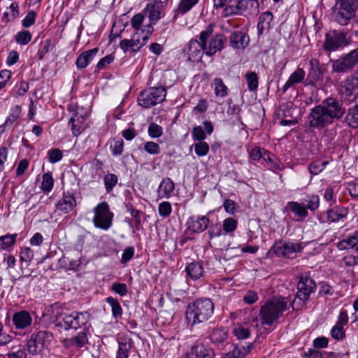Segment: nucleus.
<instances>
[{
	"mask_svg": "<svg viewBox=\"0 0 358 358\" xmlns=\"http://www.w3.org/2000/svg\"><path fill=\"white\" fill-rule=\"evenodd\" d=\"M345 113L343 103L336 98L328 97L321 104L310 110L309 124L315 129H322L331 124L334 120L341 119Z\"/></svg>",
	"mask_w": 358,
	"mask_h": 358,
	"instance_id": "nucleus-1",
	"label": "nucleus"
},
{
	"mask_svg": "<svg viewBox=\"0 0 358 358\" xmlns=\"http://www.w3.org/2000/svg\"><path fill=\"white\" fill-rule=\"evenodd\" d=\"M61 306L59 303H55L47 307L43 313V317L50 316L51 320H57L62 317V321L58 322L55 325L64 328L65 330L70 329H78L86 324L90 320V314L87 312H72L71 313L60 312Z\"/></svg>",
	"mask_w": 358,
	"mask_h": 358,
	"instance_id": "nucleus-2",
	"label": "nucleus"
},
{
	"mask_svg": "<svg viewBox=\"0 0 358 358\" xmlns=\"http://www.w3.org/2000/svg\"><path fill=\"white\" fill-rule=\"evenodd\" d=\"M214 303L209 298H200L189 303L185 310V322L188 327L204 322L212 317Z\"/></svg>",
	"mask_w": 358,
	"mask_h": 358,
	"instance_id": "nucleus-3",
	"label": "nucleus"
},
{
	"mask_svg": "<svg viewBox=\"0 0 358 358\" xmlns=\"http://www.w3.org/2000/svg\"><path fill=\"white\" fill-rule=\"evenodd\" d=\"M215 27L214 23H210L198 36L199 41L197 38L189 41L187 46L189 60L194 62L201 60L206 54V41L213 35Z\"/></svg>",
	"mask_w": 358,
	"mask_h": 358,
	"instance_id": "nucleus-4",
	"label": "nucleus"
},
{
	"mask_svg": "<svg viewBox=\"0 0 358 358\" xmlns=\"http://www.w3.org/2000/svg\"><path fill=\"white\" fill-rule=\"evenodd\" d=\"M287 308L285 298H275L262 306L260 310L263 324L271 325L278 320Z\"/></svg>",
	"mask_w": 358,
	"mask_h": 358,
	"instance_id": "nucleus-5",
	"label": "nucleus"
},
{
	"mask_svg": "<svg viewBox=\"0 0 358 358\" xmlns=\"http://www.w3.org/2000/svg\"><path fill=\"white\" fill-rule=\"evenodd\" d=\"M316 287V283L313 278L308 275L300 276L297 282V292L292 302L293 309L306 306L311 295L315 292Z\"/></svg>",
	"mask_w": 358,
	"mask_h": 358,
	"instance_id": "nucleus-6",
	"label": "nucleus"
},
{
	"mask_svg": "<svg viewBox=\"0 0 358 358\" xmlns=\"http://www.w3.org/2000/svg\"><path fill=\"white\" fill-rule=\"evenodd\" d=\"M339 94L348 105L358 101V69L341 82Z\"/></svg>",
	"mask_w": 358,
	"mask_h": 358,
	"instance_id": "nucleus-7",
	"label": "nucleus"
},
{
	"mask_svg": "<svg viewBox=\"0 0 358 358\" xmlns=\"http://www.w3.org/2000/svg\"><path fill=\"white\" fill-rule=\"evenodd\" d=\"M154 31L150 25L144 27L140 32L136 31L130 39H123L120 42V48L125 53L129 50L137 52L141 47L146 44Z\"/></svg>",
	"mask_w": 358,
	"mask_h": 358,
	"instance_id": "nucleus-8",
	"label": "nucleus"
},
{
	"mask_svg": "<svg viewBox=\"0 0 358 358\" xmlns=\"http://www.w3.org/2000/svg\"><path fill=\"white\" fill-rule=\"evenodd\" d=\"M358 0H338L334 13L335 20L341 25H347L355 17Z\"/></svg>",
	"mask_w": 358,
	"mask_h": 358,
	"instance_id": "nucleus-9",
	"label": "nucleus"
},
{
	"mask_svg": "<svg viewBox=\"0 0 358 358\" xmlns=\"http://www.w3.org/2000/svg\"><path fill=\"white\" fill-rule=\"evenodd\" d=\"M94 215L92 219L96 228L108 230L113 224L114 214L110 210L109 205L106 201L98 203L94 208Z\"/></svg>",
	"mask_w": 358,
	"mask_h": 358,
	"instance_id": "nucleus-10",
	"label": "nucleus"
},
{
	"mask_svg": "<svg viewBox=\"0 0 358 358\" xmlns=\"http://www.w3.org/2000/svg\"><path fill=\"white\" fill-rule=\"evenodd\" d=\"M166 90L163 87H153L145 90L138 98L139 105L149 108L162 103L166 98Z\"/></svg>",
	"mask_w": 358,
	"mask_h": 358,
	"instance_id": "nucleus-11",
	"label": "nucleus"
},
{
	"mask_svg": "<svg viewBox=\"0 0 358 358\" xmlns=\"http://www.w3.org/2000/svg\"><path fill=\"white\" fill-rule=\"evenodd\" d=\"M52 333L48 331H39L31 335L26 344L27 350L31 355H37L45 348H48L53 341Z\"/></svg>",
	"mask_w": 358,
	"mask_h": 358,
	"instance_id": "nucleus-12",
	"label": "nucleus"
},
{
	"mask_svg": "<svg viewBox=\"0 0 358 358\" xmlns=\"http://www.w3.org/2000/svg\"><path fill=\"white\" fill-rule=\"evenodd\" d=\"M358 64V48L352 50L339 59L333 62L332 71L346 73Z\"/></svg>",
	"mask_w": 358,
	"mask_h": 358,
	"instance_id": "nucleus-13",
	"label": "nucleus"
},
{
	"mask_svg": "<svg viewBox=\"0 0 358 358\" xmlns=\"http://www.w3.org/2000/svg\"><path fill=\"white\" fill-rule=\"evenodd\" d=\"M348 44V41L345 34L334 30L326 34L322 48L325 51L333 52L346 46Z\"/></svg>",
	"mask_w": 358,
	"mask_h": 358,
	"instance_id": "nucleus-14",
	"label": "nucleus"
},
{
	"mask_svg": "<svg viewBox=\"0 0 358 358\" xmlns=\"http://www.w3.org/2000/svg\"><path fill=\"white\" fill-rule=\"evenodd\" d=\"M208 338L212 345L220 350H223L229 345V330L224 327H216L208 332Z\"/></svg>",
	"mask_w": 358,
	"mask_h": 358,
	"instance_id": "nucleus-15",
	"label": "nucleus"
},
{
	"mask_svg": "<svg viewBox=\"0 0 358 358\" xmlns=\"http://www.w3.org/2000/svg\"><path fill=\"white\" fill-rule=\"evenodd\" d=\"M324 73V69L322 66L320 61L317 59L311 58L309 60V68L305 85L315 87L319 85L322 81Z\"/></svg>",
	"mask_w": 358,
	"mask_h": 358,
	"instance_id": "nucleus-16",
	"label": "nucleus"
},
{
	"mask_svg": "<svg viewBox=\"0 0 358 358\" xmlns=\"http://www.w3.org/2000/svg\"><path fill=\"white\" fill-rule=\"evenodd\" d=\"M169 0H154L147 4L143 11L150 19V24L152 27L157 22L164 16V10L168 4Z\"/></svg>",
	"mask_w": 358,
	"mask_h": 358,
	"instance_id": "nucleus-17",
	"label": "nucleus"
},
{
	"mask_svg": "<svg viewBox=\"0 0 358 358\" xmlns=\"http://www.w3.org/2000/svg\"><path fill=\"white\" fill-rule=\"evenodd\" d=\"M302 249L301 243L293 242H280L273 246L275 254L285 258L294 257V255L301 252Z\"/></svg>",
	"mask_w": 358,
	"mask_h": 358,
	"instance_id": "nucleus-18",
	"label": "nucleus"
},
{
	"mask_svg": "<svg viewBox=\"0 0 358 358\" xmlns=\"http://www.w3.org/2000/svg\"><path fill=\"white\" fill-rule=\"evenodd\" d=\"M79 109L78 106L73 104L68 106V110L73 112L69 123L71 124V131L74 136L80 135L86 128L84 116L79 113Z\"/></svg>",
	"mask_w": 358,
	"mask_h": 358,
	"instance_id": "nucleus-19",
	"label": "nucleus"
},
{
	"mask_svg": "<svg viewBox=\"0 0 358 358\" xmlns=\"http://www.w3.org/2000/svg\"><path fill=\"white\" fill-rule=\"evenodd\" d=\"M227 43V37L222 34H215L209 41H206V55L211 57L217 52L224 49Z\"/></svg>",
	"mask_w": 358,
	"mask_h": 358,
	"instance_id": "nucleus-20",
	"label": "nucleus"
},
{
	"mask_svg": "<svg viewBox=\"0 0 358 358\" xmlns=\"http://www.w3.org/2000/svg\"><path fill=\"white\" fill-rule=\"evenodd\" d=\"M209 222V219L205 215L191 216L187 222V229L194 233L199 234L208 228Z\"/></svg>",
	"mask_w": 358,
	"mask_h": 358,
	"instance_id": "nucleus-21",
	"label": "nucleus"
},
{
	"mask_svg": "<svg viewBox=\"0 0 358 358\" xmlns=\"http://www.w3.org/2000/svg\"><path fill=\"white\" fill-rule=\"evenodd\" d=\"M76 199L73 193L64 192L62 198L56 204V208L63 213H69L76 206Z\"/></svg>",
	"mask_w": 358,
	"mask_h": 358,
	"instance_id": "nucleus-22",
	"label": "nucleus"
},
{
	"mask_svg": "<svg viewBox=\"0 0 358 358\" xmlns=\"http://www.w3.org/2000/svg\"><path fill=\"white\" fill-rule=\"evenodd\" d=\"M12 321L16 329H25L30 327L33 322L31 314L27 310L15 313Z\"/></svg>",
	"mask_w": 358,
	"mask_h": 358,
	"instance_id": "nucleus-23",
	"label": "nucleus"
},
{
	"mask_svg": "<svg viewBox=\"0 0 358 358\" xmlns=\"http://www.w3.org/2000/svg\"><path fill=\"white\" fill-rule=\"evenodd\" d=\"M22 109L19 105L13 106L6 117L5 122L0 125V132H3L6 129H10L13 125L17 124V120L21 116Z\"/></svg>",
	"mask_w": 358,
	"mask_h": 358,
	"instance_id": "nucleus-24",
	"label": "nucleus"
},
{
	"mask_svg": "<svg viewBox=\"0 0 358 358\" xmlns=\"http://www.w3.org/2000/svg\"><path fill=\"white\" fill-rule=\"evenodd\" d=\"M186 357V358H214L215 352L213 349L203 345H194L191 348Z\"/></svg>",
	"mask_w": 358,
	"mask_h": 358,
	"instance_id": "nucleus-25",
	"label": "nucleus"
},
{
	"mask_svg": "<svg viewBox=\"0 0 358 358\" xmlns=\"http://www.w3.org/2000/svg\"><path fill=\"white\" fill-rule=\"evenodd\" d=\"M134 343L131 338L123 336L118 342V349L116 353V358H129L131 348Z\"/></svg>",
	"mask_w": 358,
	"mask_h": 358,
	"instance_id": "nucleus-26",
	"label": "nucleus"
},
{
	"mask_svg": "<svg viewBox=\"0 0 358 358\" xmlns=\"http://www.w3.org/2000/svg\"><path fill=\"white\" fill-rule=\"evenodd\" d=\"M187 275L192 280H196L204 275V268L201 262H192L185 266Z\"/></svg>",
	"mask_w": 358,
	"mask_h": 358,
	"instance_id": "nucleus-27",
	"label": "nucleus"
},
{
	"mask_svg": "<svg viewBox=\"0 0 358 358\" xmlns=\"http://www.w3.org/2000/svg\"><path fill=\"white\" fill-rule=\"evenodd\" d=\"M175 184L170 178H163L160 182L157 194L159 198H170L174 191Z\"/></svg>",
	"mask_w": 358,
	"mask_h": 358,
	"instance_id": "nucleus-28",
	"label": "nucleus"
},
{
	"mask_svg": "<svg viewBox=\"0 0 358 358\" xmlns=\"http://www.w3.org/2000/svg\"><path fill=\"white\" fill-rule=\"evenodd\" d=\"M99 49L97 48L83 52L77 58L76 64L78 69H84L93 60L96 55Z\"/></svg>",
	"mask_w": 358,
	"mask_h": 358,
	"instance_id": "nucleus-29",
	"label": "nucleus"
},
{
	"mask_svg": "<svg viewBox=\"0 0 358 358\" xmlns=\"http://www.w3.org/2000/svg\"><path fill=\"white\" fill-rule=\"evenodd\" d=\"M358 231L349 234L343 240L337 243V248L340 250H349L356 247L358 252Z\"/></svg>",
	"mask_w": 358,
	"mask_h": 358,
	"instance_id": "nucleus-30",
	"label": "nucleus"
},
{
	"mask_svg": "<svg viewBox=\"0 0 358 358\" xmlns=\"http://www.w3.org/2000/svg\"><path fill=\"white\" fill-rule=\"evenodd\" d=\"M250 158L252 161H264L266 162H272V158L274 155L268 150L260 147L254 148L249 153Z\"/></svg>",
	"mask_w": 358,
	"mask_h": 358,
	"instance_id": "nucleus-31",
	"label": "nucleus"
},
{
	"mask_svg": "<svg viewBox=\"0 0 358 358\" xmlns=\"http://www.w3.org/2000/svg\"><path fill=\"white\" fill-rule=\"evenodd\" d=\"M306 73L303 69L298 68L289 77L287 82L282 87V91L285 93L289 88L295 84L301 83L305 78Z\"/></svg>",
	"mask_w": 358,
	"mask_h": 358,
	"instance_id": "nucleus-32",
	"label": "nucleus"
},
{
	"mask_svg": "<svg viewBox=\"0 0 358 358\" xmlns=\"http://www.w3.org/2000/svg\"><path fill=\"white\" fill-rule=\"evenodd\" d=\"M348 213L346 208L336 206L330 208L327 211V219L330 222H338L340 220L345 217Z\"/></svg>",
	"mask_w": 358,
	"mask_h": 358,
	"instance_id": "nucleus-33",
	"label": "nucleus"
},
{
	"mask_svg": "<svg viewBox=\"0 0 358 358\" xmlns=\"http://www.w3.org/2000/svg\"><path fill=\"white\" fill-rule=\"evenodd\" d=\"M354 103L355 104L348 109L345 120L350 127L355 129L358 127V101Z\"/></svg>",
	"mask_w": 358,
	"mask_h": 358,
	"instance_id": "nucleus-34",
	"label": "nucleus"
},
{
	"mask_svg": "<svg viewBox=\"0 0 358 358\" xmlns=\"http://www.w3.org/2000/svg\"><path fill=\"white\" fill-rule=\"evenodd\" d=\"M272 20L273 14L271 12L266 11L260 15L257 24L259 36L262 35L264 30H268L270 28V24Z\"/></svg>",
	"mask_w": 358,
	"mask_h": 358,
	"instance_id": "nucleus-35",
	"label": "nucleus"
},
{
	"mask_svg": "<svg viewBox=\"0 0 358 358\" xmlns=\"http://www.w3.org/2000/svg\"><path fill=\"white\" fill-rule=\"evenodd\" d=\"M286 209L290 210L299 217H306L308 215L306 208L303 204L297 201H289L287 203Z\"/></svg>",
	"mask_w": 358,
	"mask_h": 358,
	"instance_id": "nucleus-36",
	"label": "nucleus"
},
{
	"mask_svg": "<svg viewBox=\"0 0 358 358\" xmlns=\"http://www.w3.org/2000/svg\"><path fill=\"white\" fill-rule=\"evenodd\" d=\"M17 234H6L0 236V250H6L10 252L16 243Z\"/></svg>",
	"mask_w": 358,
	"mask_h": 358,
	"instance_id": "nucleus-37",
	"label": "nucleus"
},
{
	"mask_svg": "<svg viewBox=\"0 0 358 358\" xmlns=\"http://www.w3.org/2000/svg\"><path fill=\"white\" fill-rule=\"evenodd\" d=\"M229 318L232 327L246 324V309L231 312Z\"/></svg>",
	"mask_w": 358,
	"mask_h": 358,
	"instance_id": "nucleus-38",
	"label": "nucleus"
},
{
	"mask_svg": "<svg viewBox=\"0 0 358 358\" xmlns=\"http://www.w3.org/2000/svg\"><path fill=\"white\" fill-rule=\"evenodd\" d=\"M320 201V199L318 195L310 194L306 196L304 199V202L306 203L303 205L306 208L307 211L308 210L314 211L319 208Z\"/></svg>",
	"mask_w": 358,
	"mask_h": 358,
	"instance_id": "nucleus-39",
	"label": "nucleus"
},
{
	"mask_svg": "<svg viewBox=\"0 0 358 358\" xmlns=\"http://www.w3.org/2000/svg\"><path fill=\"white\" fill-rule=\"evenodd\" d=\"M329 164L327 161L315 160L308 166V171L311 175L316 176L321 173Z\"/></svg>",
	"mask_w": 358,
	"mask_h": 358,
	"instance_id": "nucleus-40",
	"label": "nucleus"
},
{
	"mask_svg": "<svg viewBox=\"0 0 358 358\" xmlns=\"http://www.w3.org/2000/svg\"><path fill=\"white\" fill-rule=\"evenodd\" d=\"M245 36L241 32H234L230 35L229 42L234 48H244L243 41Z\"/></svg>",
	"mask_w": 358,
	"mask_h": 358,
	"instance_id": "nucleus-41",
	"label": "nucleus"
},
{
	"mask_svg": "<svg viewBox=\"0 0 358 358\" xmlns=\"http://www.w3.org/2000/svg\"><path fill=\"white\" fill-rule=\"evenodd\" d=\"M106 302L110 306L112 315L113 317H121L122 315V308L117 299L111 296L106 299Z\"/></svg>",
	"mask_w": 358,
	"mask_h": 358,
	"instance_id": "nucleus-42",
	"label": "nucleus"
},
{
	"mask_svg": "<svg viewBox=\"0 0 358 358\" xmlns=\"http://www.w3.org/2000/svg\"><path fill=\"white\" fill-rule=\"evenodd\" d=\"M54 185V179L50 172L45 173L42 176L41 188L43 192H50Z\"/></svg>",
	"mask_w": 358,
	"mask_h": 358,
	"instance_id": "nucleus-43",
	"label": "nucleus"
},
{
	"mask_svg": "<svg viewBox=\"0 0 358 358\" xmlns=\"http://www.w3.org/2000/svg\"><path fill=\"white\" fill-rule=\"evenodd\" d=\"M213 84L215 86V94L217 96L224 97L227 96L228 89L221 78H215L213 80Z\"/></svg>",
	"mask_w": 358,
	"mask_h": 358,
	"instance_id": "nucleus-44",
	"label": "nucleus"
},
{
	"mask_svg": "<svg viewBox=\"0 0 358 358\" xmlns=\"http://www.w3.org/2000/svg\"><path fill=\"white\" fill-rule=\"evenodd\" d=\"M118 181L117 176L114 173H108L103 178V182L106 190L110 193L117 185Z\"/></svg>",
	"mask_w": 358,
	"mask_h": 358,
	"instance_id": "nucleus-45",
	"label": "nucleus"
},
{
	"mask_svg": "<svg viewBox=\"0 0 358 358\" xmlns=\"http://www.w3.org/2000/svg\"><path fill=\"white\" fill-rule=\"evenodd\" d=\"M31 38L32 36L28 30L18 31L15 36L16 43L22 45L28 44L31 41Z\"/></svg>",
	"mask_w": 358,
	"mask_h": 358,
	"instance_id": "nucleus-46",
	"label": "nucleus"
},
{
	"mask_svg": "<svg viewBox=\"0 0 358 358\" xmlns=\"http://www.w3.org/2000/svg\"><path fill=\"white\" fill-rule=\"evenodd\" d=\"M199 1V0H180L178 8V12L182 15L187 13Z\"/></svg>",
	"mask_w": 358,
	"mask_h": 358,
	"instance_id": "nucleus-47",
	"label": "nucleus"
},
{
	"mask_svg": "<svg viewBox=\"0 0 358 358\" xmlns=\"http://www.w3.org/2000/svg\"><path fill=\"white\" fill-rule=\"evenodd\" d=\"M194 151L197 156L203 157L209 152V145L206 142L199 141L194 144Z\"/></svg>",
	"mask_w": 358,
	"mask_h": 358,
	"instance_id": "nucleus-48",
	"label": "nucleus"
},
{
	"mask_svg": "<svg viewBox=\"0 0 358 358\" xmlns=\"http://www.w3.org/2000/svg\"><path fill=\"white\" fill-rule=\"evenodd\" d=\"M246 324L233 326L232 334L237 340L242 341L246 338Z\"/></svg>",
	"mask_w": 358,
	"mask_h": 358,
	"instance_id": "nucleus-49",
	"label": "nucleus"
},
{
	"mask_svg": "<svg viewBox=\"0 0 358 358\" xmlns=\"http://www.w3.org/2000/svg\"><path fill=\"white\" fill-rule=\"evenodd\" d=\"M222 226L224 233H231L237 228V221L232 217H228L223 221V224Z\"/></svg>",
	"mask_w": 358,
	"mask_h": 358,
	"instance_id": "nucleus-50",
	"label": "nucleus"
},
{
	"mask_svg": "<svg viewBox=\"0 0 358 358\" xmlns=\"http://www.w3.org/2000/svg\"><path fill=\"white\" fill-rule=\"evenodd\" d=\"M48 157L50 163L55 164L62 159L63 153L62 150L58 148H52L48 152Z\"/></svg>",
	"mask_w": 358,
	"mask_h": 358,
	"instance_id": "nucleus-51",
	"label": "nucleus"
},
{
	"mask_svg": "<svg viewBox=\"0 0 358 358\" xmlns=\"http://www.w3.org/2000/svg\"><path fill=\"white\" fill-rule=\"evenodd\" d=\"M50 39H45L41 43L40 48L37 52L38 59L42 60L44 58L45 55L50 52Z\"/></svg>",
	"mask_w": 358,
	"mask_h": 358,
	"instance_id": "nucleus-52",
	"label": "nucleus"
},
{
	"mask_svg": "<svg viewBox=\"0 0 358 358\" xmlns=\"http://www.w3.org/2000/svg\"><path fill=\"white\" fill-rule=\"evenodd\" d=\"M259 85V78L255 72L248 73V87L250 91H256Z\"/></svg>",
	"mask_w": 358,
	"mask_h": 358,
	"instance_id": "nucleus-53",
	"label": "nucleus"
},
{
	"mask_svg": "<svg viewBox=\"0 0 358 358\" xmlns=\"http://www.w3.org/2000/svg\"><path fill=\"white\" fill-rule=\"evenodd\" d=\"M255 109L258 110V113L256 115L252 116V122H250V126L251 127L252 130H257L259 128H261L263 125V121L261 115V110L262 108L260 106H255Z\"/></svg>",
	"mask_w": 358,
	"mask_h": 358,
	"instance_id": "nucleus-54",
	"label": "nucleus"
},
{
	"mask_svg": "<svg viewBox=\"0 0 358 358\" xmlns=\"http://www.w3.org/2000/svg\"><path fill=\"white\" fill-rule=\"evenodd\" d=\"M76 348H82L88 343V337L85 331H80L76 336L73 337Z\"/></svg>",
	"mask_w": 358,
	"mask_h": 358,
	"instance_id": "nucleus-55",
	"label": "nucleus"
},
{
	"mask_svg": "<svg viewBox=\"0 0 358 358\" xmlns=\"http://www.w3.org/2000/svg\"><path fill=\"white\" fill-rule=\"evenodd\" d=\"M192 136L194 141H203L206 138V134L201 126H195L193 127Z\"/></svg>",
	"mask_w": 358,
	"mask_h": 358,
	"instance_id": "nucleus-56",
	"label": "nucleus"
},
{
	"mask_svg": "<svg viewBox=\"0 0 358 358\" xmlns=\"http://www.w3.org/2000/svg\"><path fill=\"white\" fill-rule=\"evenodd\" d=\"M222 226L220 223H215L209 226L208 234L210 238L212 239L214 237H218L222 235Z\"/></svg>",
	"mask_w": 358,
	"mask_h": 358,
	"instance_id": "nucleus-57",
	"label": "nucleus"
},
{
	"mask_svg": "<svg viewBox=\"0 0 358 358\" xmlns=\"http://www.w3.org/2000/svg\"><path fill=\"white\" fill-rule=\"evenodd\" d=\"M172 211L171 205L169 201H163L159 204L158 212L160 216L167 217Z\"/></svg>",
	"mask_w": 358,
	"mask_h": 358,
	"instance_id": "nucleus-58",
	"label": "nucleus"
},
{
	"mask_svg": "<svg viewBox=\"0 0 358 358\" xmlns=\"http://www.w3.org/2000/svg\"><path fill=\"white\" fill-rule=\"evenodd\" d=\"M111 290L121 296L127 295L128 292L127 285L122 282H113L111 285Z\"/></svg>",
	"mask_w": 358,
	"mask_h": 358,
	"instance_id": "nucleus-59",
	"label": "nucleus"
},
{
	"mask_svg": "<svg viewBox=\"0 0 358 358\" xmlns=\"http://www.w3.org/2000/svg\"><path fill=\"white\" fill-rule=\"evenodd\" d=\"M144 20V15L141 13L134 15L131 20V27L136 29V31L140 32L143 29H141V26Z\"/></svg>",
	"mask_w": 358,
	"mask_h": 358,
	"instance_id": "nucleus-60",
	"label": "nucleus"
},
{
	"mask_svg": "<svg viewBox=\"0 0 358 358\" xmlns=\"http://www.w3.org/2000/svg\"><path fill=\"white\" fill-rule=\"evenodd\" d=\"M124 141L122 138L115 139L110 145V149L113 155H120L122 153Z\"/></svg>",
	"mask_w": 358,
	"mask_h": 358,
	"instance_id": "nucleus-61",
	"label": "nucleus"
},
{
	"mask_svg": "<svg viewBox=\"0 0 358 358\" xmlns=\"http://www.w3.org/2000/svg\"><path fill=\"white\" fill-rule=\"evenodd\" d=\"M148 132L150 137L157 138L162 135L163 129L161 126L152 122L148 127Z\"/></svg>",
	"mask_w": 358,
	"mask_h": 358,
	"instance_id": "nucleus-62",
	"label": "nucleus"
},
{
	"mask_svg": "<svg viewBox=\"0 0 358 358\" xmlns=\"http://www.w3.org/2000/svg\"><path fill=\"white\" fill-rule=\"evenodd\" d=\"M36 13L34 10H29L22 21L24 27L28 28L32 26L36 22Z\"/></svg>",
	"mask_w": 358,
	"mask_h": 358,
	"instance_id": "nucleus-63",
	"label": "nucleus"
},
{
	"mask_svg": "<svg viewBox=\"0 0 358 358\" xmlns=\"http://www.w3.org/2000/svg\"><path fill=\"white\" fill-rule=\"evenodd\" d=\"M346 188L349 192L350 195L352 197L358 196V180H354L353 181L348 182L346 184Z\"/></svg>",
	"mask_w": 358,
	"mask_h": 358,
	"instance_id": "nucleus-64",
	"label": "nucleus"
}]
</instances>
